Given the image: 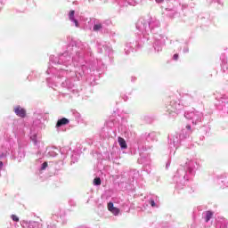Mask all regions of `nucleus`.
Returning a JSON list of instances; mask_svg holds the SVG:
<instances>
[{
  "mask_svg": "<svg viewBox=\"0 0 228 228\" xmlns=\"http://www.w3.org/2000/svg\"><path fill=\"white\" fill-rule=\"evenodd\" d=\"M165 0H155L158 4L163 3Z\"/></svg>",
  "mask_w": 228,
  "mask_h": 228,
  "instance_id": "nucleus-15",
  "label": "nucleus"
},
{
  "mask_svg": "<svg viewBox=\"0 0 228 228\" xmlns=\"http://www.w3.org/2000/svg\"><path fill=\"white\" fill-rule=\"evenodd\" d=\"M214 212L207 211L206 212V223H208L211 218H213Z\"/></svg>",
  "mask_w": 228,
  "mask_h": 228,
  "instance_id": "nucleus-5",
  "label": "nucleus"
},
{
  "mask_svg": "<svg viewBox=\"0 0 228 228\" xmlns=\"http://www.w3.org/2000/svg\"><path fill=\"white\" fill-rule=\"evenodd\" d=\"M14 113L16 114V116L20 117V118H25L27 111L26 110H24L23 108H21L20 106H16L14 108Z\"/></svg>",
  "mask_w": 228,
  "mask_h": 228,
  "instance_id": "nucleus-2",
  "label": "nucleus"
},
{
  "mask_svg": "<svg viewBox=\"0 0 228 228\" xmlns=\"http://www.w3.org/2000/svg\"><path fill=\"white\" fill-rule=\"evenodd\" d=\"M94 184L96 186H100L102 184V181L100 177H96L94 179Z\"/></svg>",
  "mask_w": 228,
  "mask_h": 228,
  "instance_id": "nucleus-6",
  "label": "nucleus"
},
{
  "mask_svg": "<svg viewBox=\"0 0 228 228\" xmlns=\"http://www.w3.org/2000/svg\"><path fill=\"white\" fill-rule=\"evenodd\" d=\"M74 15H75V11H70V12H69V20H76L74 18Z\"/></svg>",
  "mask_w": 228,
  "mask_h": 228,
  "instance_id": "nucleus-7",
  "label": "nucleus"
},
{
  "mask_svg": "<svg viewBox=\"0 0 228 228\" xmlns=\"http://www.w3.org/2000/svg\"><path fill=\"white\" fill-rule=\"evenodd\" d=\"M170 103H171V108L173 110H177V105L175 104V101H171Z\"/></svg>",
  "mask_w": 228,
  "mask_h": 228,
  "instance_id": "nucleus-9",
  "label": "nucleus"
},
{
  "mask_svg": "<svg viewBox=\"0 0 228 228\" xmlns=\"http://www.w3.org/2000/svg\"><path fill=\"white\" fill-rule=\"evenodd\" d=\"M102 26L101 24H97L94 26V31H100Z\"/></svg>",
  "mask_w": 228,
  "mask_h": 228,
  "instance_id": "nucleus-8",
  "label": "nucleus"
},
{
  "mask_svg": "<svg viewBox=\"0 0 228 228\" xmlns=\"http://www.w3.org/2000/svg\"><path fill=\"white\" fill-rule=\"evenodd\" d=\"M150 204H151V208H156V202L153 200H150Z\"/></svg>",
  "mask_w": 228,
  "mask_h": 228,
  "instance_id": "nucleus-12",
  "label": "nucleus"
},
{
  "mask_svg": "<svg viewBox=\"0 0 228 228\" xmlns=\"http://www.w3.org/2000/svg\"><path fill=\"white\" fill-rule=\"evenodd\" d=\"M11 218H12V220L14 221V222H19V221H20L19 217H18L17 216H14V215H12V216H11Z\"/></svg>",
  "mask_w": 228,
  "mask_h": 228,
  "instance_id": "nucleus-10",
  "label": "nucleus"
},
{
  "mask_svg": "<svg viewBox=\"0 0 228 228\" xmlns=\"http://www.w3.org/2000/svg\"><path fill=\"white\" fill-rule=\"evenodd\" d=\"M118 143L121 149H127L126 142L122 137H118Z\"/></svg>",
  "mask_w": 228,
  "mask_h": 228,
  "instance_id": "nucleus-4",
  "label": "nucleus"
},
{
  "mask_svg": "<svg viewBox=\"0 0 228 228\" xmlns=\"http://www.w3.org/2000/svg\"><path fill=\"white\" fill-rule=\"evenodd\" d=\"M178 58H179L178 53H175V55H173V59H174L175 61H178Z\"/></svg>",
  "mask_w": 228,
  "mask_h": 228,
  "instance_id": "nucleus-14",
  "label": "nucleus"
},
{
  "mask_svg": "<svg viewBox=\"0 0 228 228\" xmlns=\"http://www.w3.org/2000/svg\"><path fill=\"white\" fill-rule=\"evenodd\" d=\"M48 167V163L47 162H45L42 164V170H45Z\"/></svg>",
  "mask_w": 228,
  "mask_h": 228,
  "instance_id": "nucleus-11",
  "label": "nucleus"
},
{
  "mask_svg": "<svg viewBox=\"0 0 228 228\" xmlns=\"http://www.w3.org/2000/svg\"><path fill=\"white\" fill-rule=\"evenodd\" d=\"M69 118H62L61 119H59V120L57 121L56 126H57V127H61L62 126L69 125Z\"/></svg>",
  "mask_w": 228,
  "mask_h": 228,
  "instance_id": "nucleus-3",
  "label": "nucleus"
},
{
  "mask_svg": "<svg viewBox=\"0 0 228 228\" xmlns=\"http://www.w3.org/2000/svg\"><path fill=\"white\" fill-rule=\"evenodd\" d=\"M108 211H110L112 215L115 216H118L119 215V208H115L113 202H110L107 205Z\"/></svg>",
  "mask_w": 228,
  "mask_h": 228,
  "instance_id": "nucleus-1",
  "label": "nucleus"
},
{
  "mask_svg": "<svg viewBox=\"0 0 228 228\" xmlns=\"http://www.w3.org/2000/svg\"><path fill=\"white\" fill-rule=\"evenodd\" d=\"M4 167V162L0 161V169Z\"/></svg>",
  "mask_w": 228,
  "mask_h": 228,
  "instance_id": "nucleus-16",
  "label": "nucleus"
},
{
  "mask_svg": "<svg viewBox=\"0 0 228 228\" xmlns=\"http://www.w3.org/2000/svg\"><path fill=\"white\" fill-rule=\"evenodd\" d=\"M75 23L76 28H78V21L77 20H71Z\"/></svg>",
  "mask_w": 228,
  "mask_h": 228,
  "instance_id": "nucleus-13",
  "label": "nucleus"
}]
</instances>
